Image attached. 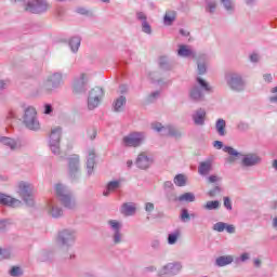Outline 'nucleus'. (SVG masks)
Here are the masks:
<instances>
[{
    "instance_id": "9d476101",
    "label": "nucleus",
    "mask_w": 277,
    "mask_h": 277,
    "mask_svg": "<svg viewBox=\"0 0 277 277\" xmlns=\"http://www.w3.org/2000/svg\"><path fill=\"white\" fill-rule=\"evenodd\" d=\"M103 96H105V91L103 90V88L95 87L91 89L88 96V109H96V107L101 105Z\"/></svg>"
},
{
    "instance_id": "864d4df0",
    "label": "nucleus",
    "mask_w": 277,
    "mask_h": 277,
    "mask_svg": "<svg viewBox=\"0 0 277 277\" xmlns=\"http://www.w3.org/2000/svg\"><path fill=\"white\" fill-rule=\"evenodd\" d=\"M145 211L146 213L150 214L153 211H155V203L153 202H146L145 203Z\"/></svg>"
},
{
    "instance_id": "4468645a",
    "label": "nucleus",
    "mask_w": 277,
    "mask_h": 277,
    "mask_svg": "<svg viewBox=\"0 0 277 277\" xmlns=\"http://www.w3.org/2000/svg\"><path fill=\"white\" fill-rule=\"evenodd\" d=\"M109 229L111 230V239L115 245L122 243L124 235H122V222L118 220H109L107 222Z\"/></svg>"
},
{
    "instance_id": "c756f323",
    "label": "nucleus",
    "mask_w": 277,
    "mask_h": 277,
    "mask_svg": "<svg viewBox=\"0 0 277 277\" xmlns=\"http://www.w3.org/2000/svg\"><path fill=\"white\" fill-rule=\"evenodd\" d=\"M181 237V230L175 229L171 234L168 235L167 241L169 246H174L176 245V241H179V238Z\"/></svg>"
},
{
    "instance_id": "de8ad7c7",
    "label": "nucleus",
    "mask_w": 277,
    "mask_h": 277,
    "mask_svg": "<svg viewBox=\"0 0 277 277\" xmlns=\"http://www.w3.org/2000/svg\"><path fill=\"white\" fill-rule=\"evenodd\" d=\"M250 260V253L245 252L240 255V258L236 259V263H246V261Z\"/></svg>"
},
{
    "instance_id": "4be33fe9",
    "label": "nucleus",
    "mask_w": 277,
    "mask_h": 277,
    "mask_svg": "<svg viewBox=\"0 0 277 277\" xmlns=\"http://www.w3.org/2000/svg\"><path fill=\"white\" fill-rule=\"evenodd\" d=\"M194 124L197 127H203L205 121L207 120V110L203 108L196 109L192 115Z\"/></svg>"
},
{
    "instance_id": "20e7f679",
    "label": "nucleus",
    "mask_w": 277,
    "mask_h": 277,
    "mask_svg": "<svg viewBox=\"0 0 277 277\" xmlns=\"http://www.w3.org/2000/svg\"><path fill=\"white\" fill-rule=\"evenodd\" d=\"M77 241V230L72 228H65L58 232L56 243L63 248V250H70Z\"/></svg>"
},
{
    "instance_id": "f8f14e48",
    "label": "nucleus",
    "mask_w": 277,
    "mask_h": 277,
    "mask_svg": "<svg viewBox=\"0 0 277 277\" xmlns=\"http://www.w3.org/2000/svg\"><path fill=\"white\" fill-rule=\"evenodd\" d=\"M51 8V4L47 0H30L26 4V12H31V14H44Z\"/></svg>"
},
{
    "instance_id": "5701e85b",
    "label": "nucleus",
    "mask_w": 277,
    "mask_h": 277,
    "mask_svg": "<svg viewBox=\"0 0 277 277\" xmlns=\"http://www.w3.org/2000/svg\"><path fill=\"white\" fill-rule=\"evenodd\" d=\"M94 166H96V151L94 149H89L87 156V174L92 176L94 172Z\"/></svg>"
},
{
    "instance_id": "ea45409f",
    "label": "nucleus",
    "mask_w": 277,
    "mask_h": 277,
    "mask_svg": "<svg viewBox=\"0 0 277 277\" xmlns=\"http://www.w3.org/2000/svg\"><path fill=\"white\" fill-rule=\"evenodd\" d=\"M216 8L217 2H215V0H209L206 5V12H209V14H213Z\"/></svg>"
},
{
    "instance_id": "2eb2a0df",
    "label": "nucleus",
    "mask_w": 277,
    "mask_h": 277,
    "mask_svg": "<svg viewBox=\"0 0 277 277\" xmlns=\"http://www.w3.org/2000/svg\"><path fill=\"white\" fill-rule=\"evenodd\" d=\"M153 131L160 133V135H169L170 137H181V130L174 126H163L159 122L151 123Z\"/></svg>"
},
{
    "instance_id": "473e14b6",
    "label": "nucleus",
    "mask_w": 277,
    "mask_h": 277,
    "mask_svg": "<svg viewBox=\"0 0 277 277\" xmlns=\"http://www.w3.org/2000/svg\"><path fill=\"white\" fill-rule=\"evenodd\" d=\"M124 105H127V97L124 96L118 97L114 103L115 111H122V109L124 108Z\"/></svg>"
},
{
    "instance_id": "5fc2aeb1",
    "label": "nucleus",
    "mask_w": 277,
    "mask_h": 277,
    "mask_svg": "<svg viewBox=\"0 0 277 277\" xmlns=\"http://www.w3.org/2000/svg\"><path fill=\"white\" fill-rule=\"evenodd\" d=\"M237 129L239 131H248L250 129V126L243 121H240L237 126Z\"/></svg>"
},
{
    "instance_id": "393cba45",
    "label": "nucleus",
    "mask_w": 277,
    "mask_h": 277,
    "mask_svg": "<svg viewBox=\"0 0 277 277\" xmlns=\"http://www.w3.org/2000/svg\"><path fill=\"white\" fill-rule=\"evenodd\" d=\"M261 162V158L254 154L245 155L242 158V166L246 168H250L252 166H256V163Z\"/></svg>"
},
{
    "instance_id": "7c9ffc66",
    "label": "nucleus",
    "mask_w": 277,
    "mask_h": 277,
    "mask_svg": "<svg viewBox=\"0 0 277 277\" xmlns=\"http://www.w3.org/2000/svg\"><path fill=\"white\" fill-rule=\"evenodd\" d=\"M216 133L222 137L226 135V121L224 119H219L215 123Z\"/></svg>"
},
{
    "instance_id": "3c124183",
    "label": "nucleus",
    "mask_w": 277,
    "mask_h": 277,
    "mask_svg": "<svg viewBox=\"0 0 277 277\" xmlns=\"http://www.w3.org/2000/svg\"><path fill=\"white\" fill-rule=\"evenodd\" d=\"M10 224H11L10 220L0 221V233H3V230H6Z\"/></svg>"
},
{
    "instance_id": "09e8293b",
    "label": "nucleus",
    "mask_w": 277,
    "mask_h": 277,
    "mask_svg": "<svg viewBox=\"0 0 277 277\" xmlns=\"http://www.w3.org/2000/svg\"><path fill=\"white\" fill-rule=\"evenodd\" d=\"M16 118H18V113L16 111V109L9 110L6 115V120H14Z\"/></svg>"
},
{
    "instance_id": "4c0bfd02",
    "label": "nucleus",
    "mask_w": 277,
    "mask_h": 277,
    "mask_svg": "<svg viewBox=\"0 0 277 277\" xmlns=\"http://www.w3.org/2000/svg\"><path fill=\"white\" fill-rule=\"evenodd\" d=\"M14 251L12 248H0V259H12Z\"/></svg>"
},
{
    "instance_id": "b1692460",
    "label": "nucleus",
    "mask_w": 277,
    "mask_h": 277,
    "mask_svg": "<svg viewBox=\"0 0 277 277\" xmlns=\"http://www.w3.org/2000/svg\"><path fill=\"white\" fill-rule=\"evenodd\" d=\"M177 55L179 57H192L193 60H196V51L185 44L179 45Z\"/></svg>"
},
{
    "instance_id": "774afa93",
    "label": "nucleus",
    "mask_w": 277,
    "mask_h": 277,
    "mask_svg": "<svg viewBox=\"0 0 277 277\" xmlns=\"http://www.w3.org/2000/svg\"><path fill=\"white\" fill-rule=\"evenodd\" d=\"M269 101H271L272 103H276V104H277V94L271 96V97H269Z\"/></svg>"
},
{
    "instance_id": "37998d69",
    "label": "nucleus",
    "mask_w": 277,
    "mask_h": 277,
    "mask_svg": "<svg viewBox=\"0 0 277 277\" xmlns=\"http://www.w3.org/2000/svg\"><path fill=\"white\" fill-rule=\"evenodd\" d=\"M142 31L143 34H147L148 36L153 34V28L150 27V24H148L147 21L142 22Z\"/></svg>"
},
{
    "instance_id": "c03bdc74",
    "label": "nucleus",
    "mask_w": 277,
    "mask_h": 277,
    "mask_svg": "<svg viewBox=\"0 0 277 277\" xmlns=\"http://www.w3.org/2000/svg\"><path fill=\"white\" fill-rule=\"evenodd\" d=\"M10 275L13 277H21L23 276V269L18 266H13L10 271Z\"/></svg>"
},
{
    "instance_id": "c9c22d12",
    "label": "nucleus",
    "mask_w": 277,
    "mask_h": 277,
    "mask_svg": "<svg viewBox=\"0 0 277 277\" xmlns=\"http://www.w3.org/2000/svg\"><path fill=\"white\" fill-rule=\"evenodd\" d=\"M202 209H205L206 211H215L220 209V201H207L206 205L202 206Z\"/></svg>"
},
{
    "instance_id": "69168bd1",
    "label": "nucleus",
    "mask_w": 277,
    "mask_h": 277,
    "mask_svg": "<svg viewBox=\"0 0 277 277\" xmlns=\"http://www.w3.org/2000/svg\"><path fill=\"white\" fill-rule=\"evenodd\" d=\"M264 81H266V83H272L273 77L271 74H266L263 76Z\"/></svg>"
},
{
    "instance_id": "8fccbe9b",
    "label": "nucleus",
    "mask_w": 277,
    "mask_h": 277,
    "mask_svg": "<svg viewBox=\"0 0 277 277\" xmlns=\"http://www.w3.org/2000/svg\"><path fill=\"white\" fill-rule=\"evenodd\" d=\"M43 114H45V116H51V114H53V105L44 104L43 105Z\"/></svg>"
},
{
    "instance_id": "c85d7f7f",
    "label": "nucleus",
    "mask_w": 277,
    "mask_h": 277,
    "mask_svg": "<svg viewBox=\"0 0 277 277\" xmlns=\"http://www.w3.org/2000/svg\"><path fill=\"white\" fill-rule=\"evenodd\" d=\"M223 150L224 153H227V155H230V157L226 159L227 163H233L235 161V158L233 157H239V155H241L239 151H237V149L230 146L223 147Z\"/></svg>"
},
{
    "instance_id": "72a5a7b5",
    "label": "nucleus",
    "mask_w": 277,
    "mask_h": 277,
    "mask_svg": "<svg viewBox=\"0 0 277 277\" xmlns=\"http://www.w3.org/2000/svg\"><path fill=\"white\" fill-rule=\"evenodd\" d=\"M179 202H195L196 195L194 193H185L177 197Z\"/></svg>"
},
{
    "instance_id": "a211bd4d",
    "label": "nucleus",
    "mask_w": 277,
    "mask_h": 277,
    "mask_svg": "<svg viewBox=\"0 0 277 277\" xmlns=\"http://www.w3.org/2000/svg\"><path fill=\"white\" fill-rule=\"evenodd\" d=\"M183 269V266L179 262L168 263L159 269V276L161 277H170L176 276Z\"/></svg>"
},
{
    "instance_id": "a18cd8bd",
    "label": "nucleus",
    "mask_w": 277,
    "mask_h": 277,
    "mask_svg": "<svg viewBox=\"0 0 277 277\" xmlns=\"http://www.w3.org/2000/svg\"><path fill=\"white\" fill-rule=\"evenodd\" d=\"M197 68L200 75H205L207 72V63L198 61Z\"/></svg>"
},
{
    "instance_id": "58836bf2",
    "label": "nucleus",
    "mask_w": 277,
    "mask_h": 277,
    "mask_svg": "<svg viewBox=\"0 0 277 277\" xmlns=\"http://www.w3.org/2000/svg\"><path fill=\"white\" fill-rule=\"evenodd\" d=\"M192 217H196V214H189V211L187 209H182L180 220L182 222H189Z\"/></svg>"
},
{
    "instance_id": "dca6fc26",
    "label": "nucleus",
    "mask_w": 277,
    "mask_h": 277,
    "mask_svg": "<svg viewBox=\"0 0 277 277\" xmlns=\"http://www.w3.org/2000/svg\"><path fill=\"white\" fill-rule=\"evenodd\" d=\"M88 81L90 76L88 74H80L74 78L72 92L75 94H83L88 90Z\"/></svg>"
},
{
    "instance_id": "ddd939ff",
    "label": "nucleus",
    "mask_w": 277,
    "mask_h": 277,
    "mask_svg": "<svg viewBox=\"0 0 277 277\" xmlns=\"http://www.w3.org/2000/svg\"><path fill=\"white\" fill-rule=\"evenodd\" d=\"M68 167H67V174L72 180L79 179L81 175V164L79 161V155H71L67 158Z\"/></svg>"
},
{
    "instance_id": "e2e57ef3",
    "label": "nucleus",
    "mask_w": 277,
    "mask_h": 277,
    "mask_svg": "<svg viewBox=\"0 0 277 277\" xmlns=\"http://www.w3.org/2000/svg\"><path fill=\"white\" fill-rule=\"evenodd\" d=\"M259 60H260L259 54L253 53V54L250 55V61L251 62L256 63V62H259Z\"/></svg>"
},
{
    "instance_id": "2f4dec72",
    "label": "nucleus",
    "mask_w": 277,
    "mask_h": 277,
    "mask_svg": "<svg viewBox=\"0 0 277 277\" xmlns=\"http://www.w3.org/2000/svg\"><path fill=\"white\" fill-rule=\"evenodd\" d=\"M69 47H70V50L72 51V53H77V51H79V48L81 47V38L72 37L69 40Z\"/></svg>"
},
{
    "instance_id": "f3484780",
    "label": "nucleus",
    "mask_w": 277,
    "mask_h": 277,
    "mask_svg": "<svg viewBox=\"0 0 277 277\" xmlns=\"http://www.w3.org/2000/svg\"><path fill=\"white\" fill-rule=\"evenodd\" d=\"M0 144L12 153H16L23 148V140L19 137L0 136Z\"/></svg>"
},
{
    "instance_id": "338daca9",
    "label": "nucleus",
    "mask_w": 277,
    "mask_h": 277,
    "mask_svg": "<svg viewBox=\"0 0 277 277\" xmlns=\"http://www.w3.org/2000/svg\"><path fill=\"white\" fill-rule=\"evenodd\" d=\"M174 187V184L170 181L164 182V189H172Z\"/></svg>"
},
{
    "instance_id": "680f3d73",
    "label": "nucleus",
    "mask_w": 277,
    "mask_h": 277,
    "mask_svg": "<svg viewBox=\"0 0 277 277\" xmlns=\"http://www.w3.org/2000/svg\"><path fill=\"white\" fill-rule=\"evenodd\" d=\"M136 18L138 21H142V23H144V21H146V14L144 12H137L136 13Z\"/></svg>"
},
{
    "instance_id": "bf43d9fd",
    "label": "nucleus",
    "mask_w": 277,
    "mask_h": 277,
    "mask_svg": "<svg viewBox=\"0 0 277 277\" xmlns=\"http://www.w3.org/2000/svg\"><path fill=\"white\" fill-rule=\"evenodd\" d=\"M208 181H209L210 183H220V181H222V177H220V176H217V175H210V176L208 177Z\"/></svg>"
},
{
    "instance_id": "9b49d317",
    "label": "nucleus",
    "mask_w": 277,
    "mask_h": 277,
    "mask_svg": "<svg viewBox=\"0 0 277 277\" xmlns=\"http://www.w3.org/2000/svg\"><path fill=\"white\" fill-rule=\"evenodd\" d=\"M44 212L49 217H53L54 220H58V217L64 215V209L60 207L57 199H49L44 206Z\"/></svg>"
},
{
    "instance_id": "6e6d98bb",
    "label": "nucleus",
    "mask_w": 277,
    "mask_h": 277,
    "mask_svg": "<svg viewBox=\"0 0 277 277\" xmlns=\"http://www.w3.org/2000/svg\"><path fill=\"white\" fill-rule=\"evenodd\" d=\"M225 230L229 235H234V233H235V225L225 223Z\"/></svg>"
},
{
    "instance_id": "aec40b11",
    "label": "nucleus",
    "mask_w": 277,
    "mask_h": 277,
    "mask_svg": "<svg viewBox=\"0 0 277 277\" xmlns=\"http://www.w3.org/2000/svg\"><path fill=\"white\" fill-rule=\"evenodd\" d=\"M0 205L2 207H12L13 209H16V207H21L22 201L10 195L0 193Z\"/></svg>"
},
{
    "instance_id": "a19ab883",
    "label": "nucleus",
    "mask_w": 277,
    "mask_h": 277,
    "mask_svg": "<svg viewBox=\"0 0 277 277\" xmlns=\"http://www.w3.org/2000/svg\"><path fill=\"white\" fill-rule=\"evenodd\" d=\"M226 12H233L235 10V5L233 4V0H221Z\"/></svg>"
},
{
    "instance_id": "f704fd0d",
    "label": "nucleus",
    "mask_w": 277,
    "mask_h": 277,
    "mask_svg": "<svg viewBox=\"0 0 277 277\" xmlns=\"http://www.w3.org/2000/svg\"><path fill=\"white\" fill-rule=\"evenodd\" d=\"M173 21H176V12L167 11L163 17L164 25H172Z\"/></svg>"
},
{
    "instance_id": "cd10ccee",
    "label": "nucleus",
    "mask_w": 277,
    "mask_h": 277,
    "mask_svg": "<svg viewBox=\"0 0 277 277\" xmlns=\"http://www.w3.org/2000/svg\"><path fill=\"white\" fill-rule=\"evenodd\" d=\"M135 211H137V208L135 203L129 202V203H123L121 206V213L123 215H135Z\"/></svg>"
},
{
    "instance_id": "a878e982",
    "label": "nucleus",
    "mask_w": 277,
    "mask_h": 277,
    "mask_svg": "<svg viewBox=\"0 0 277 277\" xmlns=\"http://www.w3.org/2000/svg\"><path fill=\"white\" fill-rule=\"evenodd\" d=\"M121 185H122V182L120 180L108 182L106 189L103 193L104 196H109V194H114L115 192H118Z\"/></svg>"
},
{
    "instance_id": "7ed1b4c3",
    "label": "nucleus",
    "mask_w": 277,
    "mask_h": 277,
    "mask_svg": "<svg viewBox=\"0 0 277 277\" xmlns=\"http://www.w3.org/2000/svg\"><path fill=\"white\" fill-rule=\"evenodd\" d=\"M22 121L29 131H40V120L38 119V110H36V107H26L24 109Z\"/></svg>"
},
{
    "instance_id": "603ef678",
    "label": "nucleus",
    "mask_w": 277,
    "mask_h": 277,
    "mask_svg": "<svg viewBox=\"0 0 277 277\" xmlns=\"http://www.w3.org/2000/svg\"><path fill=\"white\" fill-rule=\"evenodd\" d=\"M224 207L227 211H233V202L230 201V198L224 197Z\"/></svg>"
},
{
    "instance_id": "6e6552de",
    "label": "nucleus",
    "mask_w": 277,
    "mask_h": 277,
    "mask_svg": "<svg viewBox=\"0 0 277 277\" xmlns=\"http://www.w3.org/2000/svg\"><path fill=\"white\" fill-rule=\"evenodd\" d=\"M225 81L233 92H243L246 90V80L240 74L230 72L225 76Z\"/></svg>"
},
{
    "instance_id": "f257e3e1",
    "label": "nucleus",
    "mask_w": 277,
    "mask_h": 277,
    "mask_svg": "<svg viewBox=\"0 0 277 277\" xmlns=\"http://www.w3.org/2000/svg\"><path fill=\"white\" fill-rule=\"evenodd\" d=\"M197 83L189 90V98L195 103L205 101V92H213V88L205 79L197 77Z\"/></svg>"
},
{
    "instance_id": "13d9d810",
    "label": "nucleus",
    "mask_w": 277,
    "mask_h": 277,
    "mask_svg": "<svg viewBox=\"0 0 277 277\" xmlns=\"http://www.w3.org/2000/svg\"><path fill=\"white\" fill-rule=\"evenodd\" d=\"M150 246L154 250H159L161 248V241H159V239H154Z\"/></svg>"
},
{
    "instance_id": "6ab92c4d",
    "label": "nucleus",
    "mask_w": 277,
    "mask_h": 277,
    "mask_svg": "<svg viewBox=\"0 0 277 277\" xmlns=\"http://www.w3.org/2000/svg\"><path fill=\"white\" fill-rule=\"evenodd\" d=\"M154 161L155 159L153 158V156L147 155L146 153H142L136 158V166L141 170H148V168L153 166Z\"/></svg>"
},
{
    "instance_id": "052dcab7",
    "label": "nucleus",
    "mask_w": 277,
    "mask_h": 277,
    "mask_svg": "<svg viewBox=\"0 0 277 277\" xmlns=\"http://www.w3.org/2000/svg\"><path fill=\"white\" fill-rule=\"evenodd\" d=\"M213 147L216 148V150H222V148H224V143H222L221 141H214Z\"/></svg>"
},
{
    "instance_id": "e433bc0d",
    "label": "nucleus",
    "mask_w": 277,
    "mask_h": 277,
    "mask_svg": "<svg viewBox=\"0 0 277 277\" xmlns=\"http://www.w3.org/2000/svg\"><path fill=\"white\" fill-rule=\"evenodd\" d=\"M173 183L177 187H185V185H187V177H185V175H183V174H177V175H175Z\"/></svg>"
},
{
    "instance_id": "0eeeda50",
    "label": "nucleus",
    "mask_w": 277,
    "mask_h": 277,
    "mask_svg": "<svg viewBox=\"0 0 277 277\" xmlns=\"http://www.w3.org/2000/svg\"><path fill=\"white\" fill-rule=\"evenodd\" d=\"M62 85H64V76L62 72H54L48 76L41 85V90H43V92H53V90H57V88H62Z\"/></svg>"
},
{
    "instance_id": "1a4fd4ad",
    "label": "nucleus",
    "mask_w": 277,
    "mask_h": 277,
    "mask_svg": "<svg viewBox=\"0 0 277 277\" xmlns=\"http://www.w3.org/2000/svg\"><path fill=\"white\" fill-rule=\"evenodd\" d=\"M18 194L28 207H34V185L29 182H19Z\"/></svg>"
},
{
    "instance_id": "39448f33",
    "label": "nucleus",
    "mask_w": 277,
    "mask_h": 277,
    "mask_svg": "<svg viewBox=\"0 0 277 277\" xmlns=\"http://www.w3.org/2000/svg\"><path fill=\"white\" fill-rule=\"evenodd\" d=\"M61 142H62V127L56 126L51 129L49 134V141H48L49 148L53 155H61L62 153Z\"/></svg>"
},
{
    "instance_id": "79ce46f5",
    "label": "nucleus",
    "mask_w": 277,
    "mask_h": 277,
    "mask_svg": "<svg viewBox=\"0 0 277 277\" xmlns=\"http://www.w3.org/2000/svg\"><path fill=\"white\" fill-rule=\"evenodd\" d=\"M225 228H226V223L224 222H217L212 227V229L215 230L216 233H224Z\"/></svg>"
},
{
    "instance_id": "423d86ee",
    "label": "nucleus",
    "mask_w": 277,
    "mask_h": 277,
    "mask_svg": "<svg viewBox=\"0 0 277 277\" xmlns=\"http://www.w3.org/2000/svg\"><path fill=\"white\" fill-rule=\"evenodd\" d=\"M144 142H146V132H130L122 138V144L128 148H140Z\"/></svg>"
},
{
    "instance_id": "0e129e2a",
    "label": "nucleus",
    "mask_w": 277,
    "mask_h": 277,
    "mask_svg": "<svg viewBox=\"0 0 277 277\" xmlns=\"http://www.w3.org/2000/svg\"><path fill=\"white\" fill-rule=\"evenodd\" d=\"M90 140H96V130H91L88 132Z\"/></svg>"
},
{
    "instance_id": "f03ea898",
    "label": "nucleus",
    "mask_w": 277,
    "mask_h": 277,
    "mask_svg": "<svg viewBox=\"0 0 277 277\" xmlns=\"http://www.w3.org/2000/svg\"><path fill=\"white\" fill-rule=\"evenodd\" d=\"M54 192L65 209H75V207H77V200L64 184H56L54 186Z\"/></svg>"
},
{
    "instance_id": "4d7b16f0",
    "label": "nucleus",
    "mask_w": 277,
    "mask_h": 277,
    "mask_svg": "<svg viewBox=\"0 0 277 277\" xmlns=\"http://www.w3.org/2000/svg\"><path fill=\"white\" fill-rule=\"evenodd\" d=\"M159 91H155L153 92L149 96H148V101L149 103H154V101H157V98H159Z\"/></svg>"
},
{
    "instance_id": "412c9836",
    "label": "nucleus",
    "mask_w": 277,
    "mask_h": 277,
    "mask_svg": "<svg viewBox=\"0 0 277 277\" xmlns=\"http://www.w3.org/2000/svg\"><path fill=\"white\" fill-rule=\"evenodd\" d=\"M213 172V159H207L199 162L198 174L200 176H209Z\"/></svg>"
},
{
    "instance_id": "49530a36",
    "label": "nucleus",
    "mask_w": 277,
    "mask_h": 277,
    "mask_svg": "<svg viewBox=\"0 0 277 277\" xmlns=\"http://www.w3.org/2000/svg\"><path fill=\"white\" fill-rule=\"evenodd\" d=\"M221 193H222V188L220 186H215L214 188L209 190L208 195L210 196V198H215V196H217Z\"/></svg>"
},
{
    "instance_id": "bb28decb",
    "label": "nucleus",
    "mask_w": 277,
    "mask_h": 277,
    "mask_svg": "<svg viewBox=\"0 0 277 277\" xmlns=\"http://www.w3.org/2000/svg\"><path fill=\"white\" fill-rule=\"evenodd\" d=\"M235 261L233 255H222L215 260V265L217 267H226V265H230Z\"/></svg>"
}]
</instances>
